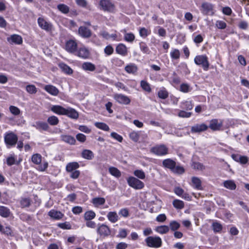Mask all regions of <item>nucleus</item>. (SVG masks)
<instances>
[{"label": "nucleus", "instance_id": "e433bc0d", "mask_svg": "<svg viewBox=\"0 0 249 249\" xmlns=\"http://www.w3.org/2000/svg\"><path fill=\"white\" fill-rule=\"evenodd\" d=\"M158 96L160 99H165L168 98L169 93L164 88H162L158 91Z\"/></svg>", "mask_w": 249, "mask_h": 249}, {"label": "nucleus", "instance_id": "9b49d317", "mask_svg": "<svg viewBox=\"0 0 249 249\" xmlns=\"http://www.w3.org/2000/svg\"><path fill=\"white\" fill-rule=\"evenodd\" d=\"M37 22L39 26L42 29L44 30L47 32H50L52 31V24L46 21L43 18L39 17L37 19Z\"/></svg>", "mask_w": 249, "mask_h": 249}, {"label": "nucleus", "instance_id": "a18cd8bd", "mask_svg": "<svg viewBox=\"0 0 249 249\" xmlns=\"http://www.w3.org/2000/svg\"><path fill=\"white\" fill-rule=\"evenodd\" d=\"M141 87L146 91L150 92L151 91L149 84L146 81L142 80L141 81Z\"/></svg>", "mask_w": 249, "mask_h": 249}, {"label": "nucleus", "instance_id": "5fc2aeb1", "mask_svg": "<svg viewBox=\"0 0 249 249\" xmlns=\"http://www.w3.org/2000/svg\"><path fill=\"white\" fill-rule=\"evenodd\" d=\"M192 167L195 170H205L204 166L199 162H193L192 164Z\"/></svg>", "mask_w": 249, "mask_h": 249}, {"label": "nucleus", "instance_id": "4d7b16f0", "mask_svg": "<svg viewBox=\"0 0 249 249\" xmlns=\"http://www.w3.org/2000/svg\"><path fill=\"white\" fill-rule=\"evenodd\" d=\"M127 235V231L124 229H120L119 230L117 237L121 238H124Z\"/></svg>", "mask_w": 249, "mask_h": 249}, {"label": "nucleus", "instance_id": "c03bdc74", "mask_svg": "<svg viewBox=\"0 0 249 249\" xmlns=\"http://www.w3.org/2000/svg\"><path fill=\"white\" fill-rule=\"evenodd\" d=\"M173 205L174 207L178 209H181L184 206V202L178 199H175L173 202Z\"/></svg>", "mask_w": 249, "mask_h": 249}, {"label": "nucleus", "instance_id": "3c124183", "mask_svg": "<svg viewBox=\"0 0 249 249\" xmlns=\"http://www.w3.org/2000/svg\"><path fill=\"white\" fill-rule=\"evenodd\" d=\"M135 36L133 33H125L124 36V40L129 42H132L135 39Z\"/></svg>", "mask_w": 249, "mask_h": 249}, {"label": "nucleus", "instance_id": "ea45409f", "mask_svg": "<svg viewBox=\"0 0 249 249\" xmlns=\"http://www.w3.org/2000/svg\"><path fill=\"white\" fill-rule=\"evenodd\" d=\"M181 108L186 110H192L193 108V105L192 101H185L181 103Z\"/></svg>", "mask_w": 249, "mask_h": 249}, {"label": "nucleus", "instance_id": "2f4dec72", "mask_svg": "<svg viewBox=\"0 0 249 249\" xmlns=\"http://www.w3.org/2000/svg\"><path fill=\"white\" fill-rule=\"evenodd\" d=\"M107 217L109 221L114 223L118 220V215L115 212H110L107 215Z\"/></svg>", "mask_w": 249, "mask_h": 249}, {"label": "nucleus", "instance_id": "cd10ccee", "mask_svg": "<svg viewBox=\"0 0 249 249\" xmlns=\"http://www.w3.org/2000/svg\"><path fill=\"white\" fill-rule=\"evenodd\" d=\"M11 214L10 209L5 206H0V215L4 218L8 217Z\"/></svg>", "mask_w": 249, "mask_h": 249}, {"label": "nucleus", "instance_id": "774afa93", "mask_svg": "<svg viewBox=\"0 0 249 249\" xmlns=\"http://www.w3.org/2000/svg\"><path fill=\"white\" fill-rule=\"evenodd\" d=\"M128 247V244L124 242H120L116 246V249H126Z\"/></svg>", "mask_w": 249, "mask_h": 249}, {"label": "nucleus", "instance_id": "0eeeda50", "mask_svg": "<svg viewBox=\"0 0 249 249\" xmlns=\"http://www.w3.org/2000/svg\"><path fill=\"white\" fill-rule=\"evenodd\" d=\"M127 181L128 185L135 189H141L144 187V183L142 181L133 177L128 178Z\"/></svg>", "mask_w": 249, "mask_h": 249}, {"label": "nucleus", "instance_id": "7c9ffc66", "mask_svg": "<svg viewBox=\"0 0 249 249\" xmlns=\"http://www.w3.org/2000/svg\"><path fill=\"white\" fill-rule=\"evenodd\" d=\"M223 186L227 189L234 190L236 188L235 182L232 180H226L223 182Z\"/></svg>", "mask_w": 249, "mask_h": 249}, {"label": "nucleus", "instance_id": "4468645a", "mask_svg": "<svg viewBox=\"0 0 249 249\" xmlns=\"http://www.w3.org/2000/svg\"><path fill=\"white\" fill-rule=\"evenodd\" d=\"M114 98L117 102L121 104L128 105L130 102V99L127 96L122 94H116Z\"/></svg>", "mask_w": 249, "mask_h": 249}, {"label": "nucleus", "instance_id": "6e6552de", "mask_svg": "<svg viewBox=\"0 0 249 249\" xmlns=\"http://www.w3.org/2000/svg\"><path fill=\"white\" fill-rule=\"evenodd\" d=\"M151 152L158 156H164L168 154V148L165 145L160 144L152 147Z\"/></svg>", "mask_w": 249, "mask_h": 249}, {"label": "nucleus", "instance_id": "20e7f679", "mask_svg": "<svg viewBox=\"0 0 249 249\" xmlns=\"http://www.w3.org/2000/svg\"><path fill=\"white\" fill-rule=\"evenodd\" d=\"M96 232L101 237L105 238L111 235V231L110 228L105 224H98Z\"/></svg>", "mask_w": 249, "mask_h": 249}, {"label": "nucleus", "instance_id": "79ce46f5", "mask_svg": "<svg viewBox=\"0 0 249 249\" xmlns=\"http://www.w3.org/2000/svg\"><path fill=\"white\" fill-rule=\"evenodd\" d=\"M140 132L132 131L129 133V138L134 142H137L139 140Z\"/></svg>", "mask_w": 249, "mask_h": 249}, {"label": "nucleus", "instance_id": "423d86ee", "mask_svg": "<svg viewBox=\"0 0 249 249\" xmlns=\"http://www.w3.org/2000/svg\"><path fill=\"white\" fill-rule=\"evenodd\" d=\"M200 11L204 15L213 16L214 14L213 11V5L209 2H203L201 4Z\"/></svg>", "mask_w": 249, "mask_h": 249}, {"label": "nucleus", "instance_id": "2eb2a0df", "mask_svg": "<svg viewBox=\"0 0 249 249\" xmlns=\"http://www.w3.org/2000/svg\"><path fill=\"white\" fill-rule=\"evenodd\" d=\"M208 126L204 124H196L192 126L191 131L192 133H200L206 130Z\"/></svg>", "mask_w": 249, "mask_h": 249}, {"label": "nucleus", "instance_id": "f257e3e1", "mask_svg": "<svg viewBox=\"0 0 249 249\" xmlns=\"http://www.w3.org/2000/svg\"><path fill=\"white\" fill-rule=\"evenodd\" d=\"M144 241L146 246L150 248H159L162 244L161 238L158 236H149L145 239Z\"/></svg>", "mask_w": 249, "mask_h": 249}, {"label": "nucleus", "instance_id": "ddd939ff", "mask_svg": "<svg viewBox=\"0 0 249 249\" xmlns=\"http://www.w3.org/2000/svg\"><path fill=\"white\" fill-rule=\"evenodd\" d=\"M32 126L40 131H47L50 128L47 123L40 121L36 122L34 124H32Z\"/></svg>", "mask_w": 249, "mask_h": 249}, {"label": "nucleus", "instance_id": "4c0bfd02", "mask_svg": "<svg viewBox=\"0 0 249 249\" xmlns=\"http://www.w3.org/2000/svg\"><path fill=\"white\" fill-rule=\"evenodd\" d=\"M96 216L95 213L92 211L86 212L84 214V219L86 221L91 220L94 219Z\"/></svg>", "mask_w": 249, "mask_h": 249}, {"label": "nucleus", "instance_id": "69168bd1", "mask_svg": "<svg viewBox=\"0 0 249 249\" xmlns=\"http://www.w3.org/2000/svg\"><path fill=\"white\" fill-rule=\"evenodd\" d=\"M114 51L113 47L110 45L107 46L104 49V52L106 54L108 55H111L113 53Z\"/></svg>", "mask_w": 249, "mask_h": 249}, {"label": "nucleus", "instance_id": "a878e982", "mask_svg": "<svg viewBox=\"0 0 249 249\" xmlns=\"http://www.w3.org/2000/svg\"><path fill=\"white\" fill-rule=\"evenodd\" d=\"M91 202L94 207H98L99 206L104 205L106 200L104 197H97L92 198Z\"/></svg>", "mask_w": 249, "mask_h": 249}, {"label": "nucleus", "instance_id": "f03ea898", "mask_svg": "<svg viewBox=\"0 0 249 249\" xmlns=\"http://www.w3.org/2000/svg\"><path fill=\"white\" fill-rule=\"evenodd\" d=\"M163 166L167 169L173 170L174 169L176 171H184V169L179 163H177L175 160L171 159H166L162 161Z\"/></svg>", "mask_w": 249, "mask_h": 249}, {"label": "nucleus", "instance_id": "5701e85b", "mask_svg": "<svg viewBox=\"0 0 249 249\" xmlns=\"http://www.w3.org/2000/svg\"><path fill=\"white\" fill-rule=\"evenodd\" d=\"M124 70L128 73L135 74L138 71V67L136 64L130 63L125 67Z\"/></svg>", "mask_w": 249, "mask_h": 249}, {"label": "nucleus", "instance_id": "7ed1b4c3", "mask_svg": "<svg viewBox=\"0 0 249 249\" xmlns=\"http://www.w3.org/2000/svg\"><path fill=\"white\" fill-rule=\"evenodd\" d=\"M194 62L196 65L201 66L204 71H208L209 68L210 63L206 55L196 56L194 58Z\"/></svg>", "mask_w": 249, "mask_h": 249}, {"label": "nucleus", "instance_id": "aec40b11", "mask_svg": "<svg viewBox=\"0 0 249 249\" xmlns=\"http://www.w3.org/2000/svg\"><path fill=\"white\" fill-rule=\"evenodd\" d=\"M231 157L233 160L241 164H245L248 161V157L245 156H241L239 154H232Z\"/></svg>", "mask_w": 249, "mask_h": 249}, {"label": "nucleus", "instance_id": "13d9d810", "mask_svg": "<svg viewBox=\"0 0 249 249\" xmlns=\"http://www.w3.org/2000/svg\"><path fill=\"white\" fill-rule=\"evenodd\" d=\"M140 47L141 50L145 53H149L150 52L149 49L147 45L144 42L140 43Z\"/></svg>", "mask_w": 249, "mask_h": 249}, {"label": "nucleus", "instance_id": "49530a36", "mask_svg": "<svg viewBox=\"0 0 249 249\" xmlns=\"http://www.w3.org/2000/svg\"><path fill=\"white\" fill-rule=\"evenodd\" d=\"M180 52L178 49H175L170 53L171 57L173 59H178L180 57Z\"/></svg>", "mask_w": 249, "mask_h": 249}, {"label": "nucleus", "instance_id": "09e8293b", "mask_svg": "<svg viewBox=\"0 0 249 249\" xmlns=\"http://www.w3.org/2000/svg\"><path fill=\"white\" fill-rule=\"evenodd\" d=\"M57 8L64 14H67L69 12V7L64 4H60L58 5Z\"/></svg>", "mask_w": 249, "mask_h": 249}, {"label": "nucleus", "instance_id": "0e129e2a", "mask_svg": "<svg viewBox=\"0 0 249 249\" xmlns=\"http://www.w3.org/2000/svg\"><path fill=\"white\" fill-rule=\"evenodd\" d=\"M76 138L79 142H84L86 140V136L82 133H78L76 135Z\"/></svg>", "mask_w": 249, "mask_h": 249}, {"label": "nucleus", "instance_id": "4be33fe9", "mask_svg": "<svg viewBox=\"0 0 249 249\" xmlns=\"http://www.w3.org/2000/svg\"><path fill=\"white\" fill-rule=\"evenodd\" d=\"M77 55L81 58L86 59L89 57V52L86 48H80L77 52Z\"/></svg>", "mask_w": 249, "mask_h": 249}, {"label": "nucleus", "instance_id": "473e14b6", "mask_svg": "<svg viewBox=\"0 0 249 249\" xmlns=\"http://www.w3.org/2000/svg\"><path fill=\"white\" fill-rule=\"evenodd\" d=\"M155 231L160 234H165L169 231V227L166 225L159 226L156 227Z\"/></svg>", "mask_w": 249, "mask_h": 249}, {"label": "nucleus", "instance_id": "c756f323", "mask_svg": "<svg viewBox=\"0 0 249 249\" xmlns=\"http://www.w3.org/2000/svg\"><path fill=\"white\" fill-rule=\"evenodd\" d=\"M48 214L50 217L57 220L61 219L63 216V214L60 212L53 210L50 211Z\"/></svg>", "mask_w": 249, "mask_h": 249}, {"label": "nucleus", "instance_id": "1a4fd4ad", "mask_svg": "<svg viewBox=\"0 0 249 249\" xmlns=\"http://www.w3.org/2000/svg\"><path fill=\"white\" fill-rule=\"evenodd\" d=\"M77 43L75 40L70 39L66 41L65 44V50L71 53H74L76 52Z\"/></svg>", "mask_w": 249, "mask_h": 249}, {"label": "nucleus", "instance_id": "37998d69", "mask_svg": "<svg viewBox=\"0 0 249 249\" xmlns=\"http://www.w3.org/2000/svg\"><path fill=\"white\" fill-rule=\"evenodd\" d=\"M212 228L214 232H219L221 231L222 226L219 222H214L212 224Z\"/></svg>", "mask_w": 249, "mask_h": 249}, {"label": "nucleus", "instance_id": "052dcab7", "mask_svg": "<svg viewBox=\"0 0 249 249\" xmlns=\"http://www.w3.org/2000/svg\"><path fill=\"white\" fill-rule=\"evenodd\" d=\"M191 115V112H186L184 110H180L178 113V116L181 118H189Z\"/></svg>", "mask_w": 249, "mask_h": 249}, {"label": "nucleus", "instance_id": "72a5a7b5", "mask_svg": "<svg viewBox=\"0 0 249 249\" xmlns=\"http://www.w3.org/2000/svg\"><path fill=\"white\" fill-rule=\"evenodd\" d=\"M79 167V164L76 162H72L69 163L66 167V171H73V170H75V171H78L76 170Z\"/></svg>", "mask_w": 249, "mask_h": 249}, {"label": "nucleus", "instance_id": "9d476101", "mask_svg": "<svg viewBox=\"0 0 249 249\" xmlns=\"http://www.w3.org/2000/svg\"><path fill=\"white\" fill-rule=\"evenodd\" d=\"M99 4L104 11L112 12L114 10V5L109 0H101Z\"/></svg>", "mask_w": 249, "mask_h": 249}, {"label": "nucleus", "instance_id": "f8f14e48", "mask_svg": "<svg viewBox=\"0 0 249 249\" xmlns=\"http://www.w3.org/2000/svg\"><path fill=\"white\" fill-rule=\"evenodd\" d=\"M222 125V120L214 119L210 121L209 127L213 131H219L221 129Z\"/></svg>", "mask_w": 249, "mask_h": 249}, {"label": "nucleus", "instance_id": "6ab92c4d", "mask_svg": "<svg viewBox=\"0 0 249 249\" xmlns=\"http://www.w3.org/2000/svg\"><path fill=\"white\" fill-rule=\"evenodd\" d=\"M44 89L49 94L53 96H57L59 93V90L55 86L51 85H46Z\"/></svg>", "mask_w": 249, "mask_h": 249}, {"label": "nucleus", "instance_id": "603ef678", "mask_svg": "<svg viewBox=\"0 0 249 249\" xmlns=\"http://www.w3.org/2000/svg\"><path fill=\"white\" fill-rule=\"evenodd\" d=\"M32 160L35 164H39L41 161V156L39 154H34L32 157Z\"/></svg>", "mask_w": 249, "mask_h": 249}, {"label": "nucleus", "instance_id": "f3484780", "mask_svg": "<svg viewBox=\"0 0 249 249\" xmlns=\"http://www.w3.org/2000/svg\"><path fill=\"white\" fill-rule=\"evenodd\" d=\"M7 41L11 44H16L19 45L22 43V38L19 35L15 34L8 37Z\"/></svg>", "mask_w": 249, "mask_h": 249}, {"label": "nucleus", "instance_id": "c9c22d12", "mask_svg": "<svg viewBox=\"0 0 249 249\" xmlns=\"http://www.w3.org/2000/svg\"><path fill=\"white\" fill-rule=\"evenodd\" d=\"M59 122V120L58 118L53 115L49 117L47 119V123L51 125H56L58 124Z\"/></svg>", "mask_w": 249, "mask_h": 249}, {"label": "nucleus", "instance_id": "680f3d73", "mask_svg": "<svg viewBox=\"0 0 249 249\" xmlns=\"http://www.w3.org/2000/svg\"><path fill=\"white\" fill-rule=\"evenodd\" d=\"M58 226L62 229H66V230H70L71 228V224L68 222H65L64 223H59L58 224Z\"/></svg>", "mask_w": 249, "mask_h": 249}, {"label": "nucleus", "instance_id": "412c9836", "mask_svg": "<svg viewBox=\"0 0 249 249\" xmlns=\"http://www.w3.org/2000/svg\"><path fill=\"white\" fill-rule=\"evenodd\" d=\"M66 109L59 105L53 106L51 108V110L54 113L62 115H64L65 114Z\"/></svg>", "mask_w": 249, "mask_h": 249}, {"label": "nucleus", "instance_id": "bf43d9fd", "mask_svg": "<svg viewBox=\"0 0 249 249\" xmlns=\"http://www.w3.org/2000/svg\"><path fill=\"white\" fill-rule=\"evenodd\" d=\"M9 110L11 113L14 115H18L20 113V109L15 106H11L9 107Z\"/></svg>", "mask_w": 249, "mask_h": 249}, {"label": "nucleus", "instance_id": "393cba45", "mask_svg": "<svg viewBox=\"0 0 249 249\" xmlns=\"http://www.w3.org/2000/svg\"><path fill=\"white\" fill-rule=\"evenodd\" d=\"M82 68L86 71H93L95 70L96 67L91 62H85L82 64Z\"/></svg>", "mask_w": 249, "mask_h": 249}, {"label": "nucleus", "instance_id": "8fccbe9b", "mask_svg": "<svg viewBox=\"0 0 249 249\" xmlns=\"http://www.w3.org/2000/svg\"><path fill=\"white\" fill-rule=\"evenodd\" d=\"M26 90L30 94H36L37 92V89L34 85H28L26 87Z\"/></svg>", "mask_w": 249, "mask_h": 249}, {"label": "nucleus", "instance_id": "39448f33", "mask_svg": "<svg viewBox=\"0 0 249 249\" xmlns=\"http://www.w3.org/2000/svg\"><path fill=\"white\" fill-rule=\"evenodd\" d=\"M18 140V136L13 132L7 133L4 136V142L8 147L15 145Z\"/></svg>", "mask_w": 249, "mask_h": 249}, {"label": "nucleus", "instance_id": "a211bd4d", "mask_svg": "<svg viewBox=\"0 0 249 249\" xmlns=\"http://www.w3.org/2000/svg\"><path fill=\"white\" fill-rule=\"evenodd\" d=\"M64 115H66L68 117L73 119H77L79 117L78 112L74 108L71 107H68L66 109Z\"/></svg>", "mask_w": 249, "mask_h": 249}, {"label": "nucleus", "instance_id": "bb28decb", "mask_svg": "<svg viewBox=\"0 0 249 249\" xmlns=\"http://www.w3.org/2000/svg\"><path fill=\"white\" fill-rule=\"evenodd\" d=\"M59 67L63 72L67 74L71 75L73 73V70L68 65L64 63H60Z\"/></svg>", "mask_w": 249, "mask_h": 249}, {"label": "nucleus", "instance_id": "f704fd0d", "mask_svg": "<svg viewBox=\"0 0 249 249\" xmlns=\"http://www.w3.org/2000/svg\"><path fill=\"white\" fill-rule=\"evenodd\" d=\"M62 139L64 142L70 144H75L76 142L74 138L70 135H62Z\"/></svg>", "mask_w": 249, "mask_h": 249}, {"label": "nucleus", "instance_id": "c85d7f7f", "mask_svg": "<svg viewBox=\"0 0 249 249\" xmlns=\"http://www.w3.org/2000/svg\"><path fill=\"white\" fill-rule=\"evenodd\" d=\"M82 157L88 160H92L94 157L93 153L90 150L85 149L81 153Z\"/></svg>", "mask_w": 249, "mask_h": 249}, {"label": "nucleus", "instance_id": "b1692460", "mask_svg": "<svg viewBox=\"0 0 249 249\" xmlns=\"http://www.w3.org/2000/svg\"><path fill=\"white\" fill-rule=\"evenodd\" d=\"M116 52L117 53L125 56L127 54V48L125 45L120 43L116 48Z\"/></svg>", "mask_w": 249, "mask_h": 249}, {"label": "nucleus", "instance_id": "864d4df0", "mask_svg": "<svg viewBox=\"0 0 249 249\" xmlns=\"http://www.w3.org/2000/svg\"><path fill=\"white\" fill-rule=\"evenodd\" d=\"M192 89L187 84H182L180 86V90L184 93H187L191 90Z\"/></svg>", "mask_w": 249, "mask_h": 249}, {"label": "nucleus", "instance_id": "6e6d98bb", "mask_svg": "<svg viewBox=\"0 0 249 249\" xmlns=\"http://www.w3.org/2000/svg\"><path fill=\"white\" fill-rule=\"evenodd\" d=\"M192 182L195 185V187L198 190L201 189V181L199 178L196 177H193L192 179Z\"/></svg>", "mask_w": 249, "mask_h": 249}, {"label": "nucleus", "instance_id": "a19ab883", "mask_svg": "<svg viewBox=\"0 0 249 249\" xmlns=\"http://www.w3.org/2000/svg\"><path fill=\"white\" fill-rule=\"evenodd\" d=\"M95 125L96 127L105 130V131H109V126L105 123H101V122H96L95 123Z\"/></svg>", "mask_w": 249, "mask_h": 249}, {"label": "nucleus", "instance_id": "dca6fc26", "mask_svg": "<svg viewBox=\"0 0 249 249\" xmlns=\"http://www.w3.org/2000/svg\"><path fill=\"white\" fill-rule=\"evenodd\" d=\"M78 33L83 38H89L91 36L90 30L85 26H80L78 29Z\"/></svg>", "mask_w": 249, "mask_h": 249}, {"label": "nucleus", "instance_id": "58836bf2", "mask_svg": "<svg viewBox=\"0 0 249 249\" xmlns=\"http://www.w3.org/2000/svg\"><path fill=\"white\" fill-rule=\"evenodd\" d=\"M20 203L22 208L29 207L31 205V200L29 198H22Z\"/></svg>", "mask_w": 249, "mask_h": 249}, {"label": "nucleus", "instance_id": "e2e57ef3", "mask_svg": "<svg viewBox=\"0 0 249 249\" xmlns=\"http://www.w3.org/2000/svg\"><path fill=\"white\" fill-rule=\"evenodd\" d=\"M216 26L218 28L220 29H224L227 27V24L226 22L222 20H217L216 22L215 23Z\"/></svg>", "mask_w": 249, "mask_h": 249}, {"label": "nucleus", "instance_id": "de8ad7c7", "mask_svg": "<svg viewBox=\"0 0 249 249\" xmlns=\"http://www.w3.org/2000/svg\"><path fill=\"white\" fill-rule=\"evenodd\" d=\"M169 226V229L170 228L173 231H175L179 228L180 225L177 221L174 220L170 222Z\"/></svg>", "mask_w": 249, "mask_h": 249}, {"label": "nucleus", "instance_id": "338daca9", "mask_svg": "<svg viewBox=\"0 0 249 249\" xmlns=\"http://www.w3.org/2000/svg\"><path fill=\"white\" fill-rule=\"evenodd\" d=\"M110 135L111 137L119 142H122L123 141V137L116 132H112Z\"/></svg>", "mask_w": 249, "mask_h": 249}]
</instances>
